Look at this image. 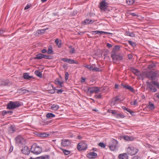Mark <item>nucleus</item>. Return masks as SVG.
<instances>
[{"mask_svg":"<svg viewBox=\"0 0 159 159\" xmlns=\"http://www.w3.org/2000/svg\"><path fill=\"white\" fill-rule=\"evenodd\" d=\"M63 90L62 89H59L57 90V93L58 94H60L61 93Z\"/></svg>","mask_w":159,"mask_h":159,"instance_id":"nucleus-58","label":"nucleus"},{"mask_svg":"<svg viewBox=\"0 0 159 159\" xmlns=\"http://www.w3.org/2000/svg\"><path fill=\"white\" fill-rule=\"evenodd\" d=\"M121 85L124 88H125V89H126L127 87L128 86V85H127V84H123V83H122L121 84Z\"/></svg>","mask_w":159,"mask_h":159,"instance_id":"nucleus-53","label":"nucleus"},{"mask_svg":"<svg viewBox=\"0 0 159 159\" xmlns=\"http://www.w3.org/2000/svg\"><path fill=\"white\" fill-rule=\"evenodd\" d=\"M147 107L151 110H153L155 108L154 105L150 102H149V105Z\"/></svg>","mask_w":159,"mask_h":159,"instance_id":"nucleus-21","label":"nucleus"},{"mask_svg":"<svg viewBox=\"0 0 159 159\" xmlns=\"http://www.w3.org/2000/svg\"><path fill=\"white\" fill-rule=\"evenodd\" d=\"M111 34V33H109V32H104L103 31H92V34Z\"/></svg>","mask_w":159,"mask_h":159,"instance_id":"nucleus-16","label":"nucleus"},{"mask_svg":"<svg viewBox=\"0 0 159 159\" xmlns=\"http://www.w3.org/2000/svg\"><path fill=\"white\" fill-rule=\"evenodd\" d=\"M128 43L131 46L134 47L136 45L135 43L134 42H133L132 41H128Z\"/></svg>","mask_w":159,"mask_h":159,"instance_id":"nucleus-39","label":"nucleus"},{"mask_svg":"<svg viewBox=\"0 0 159 159\" xmlns=\"http://www.w3.org/2000/svg\"><path fill=\"white\" fill-rule=\"evenodd\" d=\"M132 159H140V158L139 157L137 156H135Z\"/></svg>","mask_w":159,"mask_h":159,"instance_id":"nucleus-63","label":"nucleus"},{"mask_svg":"<svg viewBox=\"0 0 159 159\" xmlns=\"http://www.w3.org/2000/svg\"><path fill=\"white\" fill-rule=\"evenodd\" d=\"M46 29L38 30L36 31V34H43L45 31Z\"/></svg>","mask_w":159,"mask_h":159,"instance_id":"nucleus-25","label":"nucleus"},{"mask_svg":"<svg viewBox=\"0 0 159 159\" xmlns=\"http://www.w3.org/2000/svg\"><path fill=\"white\" fill-rule=\"evenodd\" d=\"M126 3L128 5H131L134 2V0H126Z\"/></svg>","mask_w":159,"mask_h":159,"instance_id":"nucleus-31","label":"nucleus"},{"mask_svg":"<svg viewBox=\"0 0 159 159\" xmlns=\"http://www.w3.org/2000/svg\"><path fill=\"white\" fill-rule=\"evenodd\" d=\"M131 105H137V100H135L134 102L132 101L130 102Z\"/></svg>","mask_w":159,"mask_h":159,"instance_id":"nucleus-41","label":"nucleus"},{"mask_svg":"<svg viewBox=\"0 0 159 159\" xmlns=\"http://www.w3.org/2000/svg\"><path fill=\"white\" fill-rule=\"evenodd\" d=\"M114 99H115L114 100V105L116 102H117V101L119 100L120 101H123V100H120V99L117 96H116L114 98Z\"/></svg>","mask_w":159,"mask_h":159,"instance_id":"nucleus-38","label":"nucleus"},{"mask_svg":"<svg viewBox=\"0 0 159 159\" xmlns=\"http://www.w3.org/2000/svg\"><path fill=\"white\" fill-rule=\"evenodd\" d=\"M120 48V46L119 45H116L113 49L111 53H116V52L118 51Z\"/></svg>","mask_w":159,"mask_h":159,"instance_id":"nucleus-17","label":"nucleus"},{"mask_svg":"<svg viewBox=\"0 0 159 159\" xmlns=\"http://www.w3.org/2000/svg\"><path fill=\"white\" fill-rule=\"evenodd\" d=\"M85 78H84V77H82L81 78V83H83L85 81Z\"/></svg>","mask_w":159,"mask_h":159,"instance_id":"nucleus-62","label":"nucleus"},{"mask_svg":"<svg viewBox=\"0 0 159 159\" xmlns=\"http://www.w3.org/2000/svg\"><path fill=\"white\" fill-rule=\"evenodd\" d=\"M55 43L56 44V45L59 48H60L61 47V43H60L59 44V39H55Z\"/></svg>","mask_w":159,"mask_h":159,"instance_id":"nucleus-36","label":"nucleus"},{"mask_svg":"<svg viewBox=\"0 0 159 159\" xmlns=\"http://www.w3.org/2000/svg\"><path fill=\"white\" fill-rule=\"evenodd\" d=\"M98 145L99 146L103 148H104L106 147L105 145L103 143H99Z\"/></svg>","mask_w":159,"mask_h":159,"instance_id":"nucleus-45","label":"nucleus"},{"mask_svg":"<svg viewBox=\"0 0 159 159\" xmlns=\"http://www.w3.org/2000/svg\"><path fill=\"white\" fill-rule=\"evenodd\" d=\"M107 48H111L112 47V46L111 44L109 43H107Z\"/></svg>","mask_w":159,"mask_h":159,"instance_id":"nucleus-61","label":"nucleus"},{"mask_svg":"<svg viewBox=\"0 0 159 159\" xmlns=\"http://www.w3.org/2000/svg\"><path fill=\"white\" fill-rule=\"evenodd\" d=\"M95 97L97 98H101L102 96L101 94L97 95L95 96Z\"/></svg>","mask_w":159,"mask_h":159,"instance_id":"nucleus-57","label":"nucleus"},{"mask_svg":"<svg viewBox=\"0 0 159 159\" xmlns=\"http://www.w3.org/2000/svg\"><path fill=\"white\" fill-rule=\"evenodd\" d=\"M63 153L65 155H68L70 153V151L64 149H62Z\"/></svg>","mask_w":159,"mask_h":159,"instance_id":"nucleus-32","label":"nucleus"},{"mask_svg":"<svg viewBox=\"0 0 159 159\" xmlns=\"http://www.w3.org/2000/svg\"><path fill=\"white\" fill-rule=\"evenodd\" d=\"M70 52L72 54L75 53V49L74 48H71L70 50Z\"/></svg>","mask_w":159,"mask_h":159,"instance_id":"nucleus-50","label":"nucleus"},{"mask_svg":"<svg viewBox=\"0 0 159 159\" xmlns=\"http://www.w3.org/2000/svg\"><path fill=\"white\" fill-rule=\"evenodd\" d=\"M30 7V5L27 4L26 5V6L25 7V9L26 10L29 8Z\"/></svg>","mask_w":159,"mask_h":159,"instance_id":"nucleus-56","label":"nucleus"},{"mask_svg":"<svg viewBox=\"0 0 159 159\" xmlns=\"http://www.w3.org/2000/svg\"><path fill=\"white\" fill-rule=\"evenodd\" d=\"M94 20H92L87 19L84 21V23L86 25L93 23Z\"/></svg>","mask_w":159,"mask_h":159,"instance_id":"nucleus-18","label":"nucleus"},{"mask_svg":"<svg viewBox=\"0 0 159 159\" xmlns=\"http://www.w3.org/2000/svg\"><path fill=\"white\" fill-rule=\"evenodd\" d=\"M42 148H41L38 146L36 144H33L31 148V152L35 154H40L42 152Z\"/></svg>","mask_w":159,"mask_h":159,"instance_id":"nucleus-4","label":"nucleus"},{"mask_svg":"<svg viewBox=\"0 0 159 159\" xmlns=\"http://www.w3.org/2000/svg\"><path fill=\"white\" fill-rule=\"evenodd\" d=\"M69 64H77L78 62L76 61H75L74 60H72L71 59H69L68 62Z\"/></svg>","mask_w":159,"mask_h":159,"instance_id":"nucleus-30","label":"nucleus"},{"mask_svg":"<svg viewBox=\"0 0 159 159\" xmlns=\"http://www.w3.org/2000/svg\"><path fill=\"white\" fill-rule=\"evenodd\" d=\"M41 157L42 159H49V157L48 155H45L44 156H42Z\"/></svg>","mask_w":159,"mask_h":159,"instance_id":"nucleus-49","label":"nucleus"},{"mask_svg":"<svg viewBox=\"0 0 159 159\" xmlns=\"http://www.w3.org/2000/svg\"><path fill=\"white\" fill-rule=\"evenodd\" d=\"M123 139L126 141H132L133 140L134 138L132 137H130L128 136H124Z\"/></svg>","mask_w":159,"mask_h":159,"instance_id":"nucleus-20","label":"nucleus"},{"mask_svg":"<svg viewBox=\"0 0 159 159\" xmlns=\"http://www.w3.org/2000/svg\"><path fill=\"white\" fill-rule=\"evenodd\" d=\"M20 105V104L18 102H10L7 104V108L10 110H11L18 107Z\"/></svg>","mask_w":159,"mask_h":159,"instance_id":"nucleus-5","label":"nucleus"},{"mask_svg":"<svg viewBox=\"0 0 159 159\" xmlns=\"http://www.w3.org/2000/svg\"><path fill=\"white\" fill-rule=\"evenodd\" d=\"M59 108V106L55 104H53L51 107V109L54 111L57 110Z\"/></svg>","mask_w":159,"mask_h":159,"instance_id":"nucleus-19","label":"nucleus"},{"mask_svg":"<svg viewBox=\"0 0 159 159\" xmlns=\"http://www.w3.org/2000/svg\"><path fill=\"white\" fill-rule=\"evenodd\" d=\"M49 135V134L45 133H41L39 134V136L42 137H45L48 136Z\"/></svg>","mask_w":159,"mask_h":159,"instance_id":"nucleus-37","label":"nucleus"},{"mask_svg":"<svg viewBox=\"0 0 159 159\" xmlns=\"http://www.w3.org/2000/svg\"><path fill=\"white\" fill-rule=\"evenodd\" d=\"M8 83L6 80L2 81H1V83L0 84V86H6L8 85Z\"/></svg>","mask_w":159,"mask_h":159,"instance_id":"nucleus-29","label":"nucleus"},{"mask_svg":"<svg viewBox=\"0 0 159 159\" xmlns=\"http://www.w3.org/2000/svg\"><path fill=\"white\" fill-rule=\"evenodd\" d=\"M127 153L131 155H133L137 153L138 152V149L134 147H129L127 150Z\"/></svg>","mask_w":159,"mask_h":159,"instance_id":"nucleus-6","label":"nucleus"},{"mask_svg":"<svg viewBox=\"0 0 159 159\" xmlns=\"http://www.w3.org/2000/svg\"><path fill=\"white\" fill-rule=\"evenodd\" d=\"M118 157L119 159H128V156L126 153L119 154Z\"/></svg>","mask_w":159,"mask_h":159,"instance_id":"nucleus-14","label":"nucleus"},{"mask_svg":"<svg viewBox=\"0 0 159 159\" xmlns=\"http://www.w3.org/2000/svg\"><path fill=\"white\" fill-rule=\"evenodd\" d=\"M145 75L147 78L152 80V81L151 82L148 81L147 82V89L149 91H152V92H156L157 90L155 87V85H153V82H154V80H156V77L159 76V71L156 70V71L147 72L145 73Z\"/></svg>","mask_w":159,"mask_h":159,"instance_id":"nucleus-1","label":"nucleus"},{"mask_svg":"<svg viewBox=\"0 0 159 159\" xmlns=\"http://www.w3.org/2000/svg\"><path fill=\"white\" fill-rule=\"evenodd\" d=\"M103 90V89H102L97 87H88L87 89V92H89L90 94H93V93H97Z\"/></svg>","mask_w":159,"mask_h":159,"instance_id":"nucleus-3","label":"nucleus"},{"mask_svg":"<svg viewBox=\"0 0 159 159\" xmlns=\"http://www.w3.org/2000/svg\"><path fill=\"white\" fill-rule=\"evenodd\" d=\"M35 74L39 78H42V74L39 70H36L34 72Z\"/></svg>","mask_w":159,"mask_h":159,"instance_id":"nucleus-24","label":"nucleus"},{"mask_svg":"<svg viewBox=\"0 0 159 159\" xmlns=\"http://www.w3.org/2000/svg\"><path fill=\"white\" fill-rule=\"evenodd\" d=\"M126 89H129L130 91L133 93H135L134 89L131 86L128 85Z\"/></svg>","mask_w":159,"mask_h":159,"instance_id":"nucleus-33","label":"nucleus"},{"mask_svg":"<svg viewBox=\"0 0 159 159\" xmlns=\"http://www.w3.org/2000/svg\"><path fill=\"white\" fill-rule=\"evenodd\" d=\"M153 83V85L157 86V87L159 88V83H158L154 81Z\"/></svg>","mask_w":159,"mask_h":159,"instance_id":"nucleus-52","label":"nucleus"},{"mask_svg":"<svg viewBox=\"0 0 159 159\" xmlns=\"http://www.w3.org/2000/svg\"><path fill=\"white\" fill-rule=\"evenodd\" d=\"M22 152L25 155H28L30 153V150L27 146H25L21 150Z\"/></svg>","mask_w":159,"mask_h":159,"instance_id":"nucleus-11","label":"nucleus"},{"mask_svg":"<svg viewBox=\"0 0 159 159\" xmlns=\"http://www.w3.org/2000/svg\"><path fill=\"white\" fill-rule=\"evenodd\" d=\"M69 59L66 58H62L61 59L62 61L66 62H68Z\"/></svg>","mask_w":159,"mask_h":159,"instance_id":"nucleus-54","label":"nucleus"},{"mask_svg":"<svg viewBox=\"0 0 159 159\" xmlns=\"http://www.w3.org/2000/svg\"><path fill=\"white\" fill-rule=\"evenodd\" d=\"M118 142L116 140H113L111 141V144L109 146L110 149L111 151H114L117 148Z\"/></svg>","mask_w":159,"mask_h":159,"instance_id":"nucleus-8","label":"nucleus"},{"mask_svg":"<svg viewBox=\"0 0 159 159\" xmlns=\"http://www.w3.org/2000/svg\"><path fill=\"white\" fill-rule=\"evenodd\" d=\"M111 57L114 63H116L117 61H121L123 59V55L120 54L111 53Z\"/></svg>","mask_w":159,"mask_h":159,"instance_id":"nucleus-2","label":"nucleus"},{"mask_svg":"<svg viewBox=\"0 0 159 159\" xmlns=\"http://www.w3.org/2000/svg\"><path fill=\"white\" fill-rule=\"evenodd\" d=\"M116 117L117 118H124L125 117V116L121 114H116Z\"/></svg>","mask_w":159,"mask_h":159,"instance_id":"nucleus-43","label":"nucleus"},{"mask_svg":"<svg viewBox=\"0 0 159 159\" xmlns=\"http://www.w3.org/2000/svg\"><path fill=\"white\" fill-rule=\"evenodd\" d=\"M130 15H131L132 16H138V15H137L135 13H134L130 12Z\"/></svg>","mask_w":159,"mask_h":159,"instance_id":"nucleus-55","label":"nucleus"},{"mask_svg":"<svg viewBox=\"0 0 159 159\" xmlns=\"http://www.w3.org/2000/svg\"><path fill=\"white\" fill-rule=\"evenodd\" d=\"M92 70L94 71H100V70L98 68L93 67Z\"/></svg>","mask_w":159,"mask_h":159,"instance_id":"nucleus-44","label":"nucleus"},{"mask_svg":"<svg viewBox=\"0 0 159 159\" xmlns=\"http://www.w3.org/2000/svg\"><path fill=\"white\" fill-rule=\"evenodd\" d=\"M97 154L96 153L92 152H90L87 154V157L88 158L91 159L95 158L97 156Z\"/></svg>","mask_w":159,"mask_h":159,"instance_id":"nucleus-13","label":"nucleus"},{"mask_svg":"<svg viewBox=\"0 0 159 159\" xmlns=\"http://www.w3.org/2000/svg\"><path fill=\"white\" fill-rule=\"evenodd\" d=\"M2 115L4 116L6 114H7V111H3L2 112Z\"/></svg>","mask_w":159,"mask_h":159,"instance_id":"nucleus-59","label":"nucleus"},{"mask_svg":"<svg viewBox=\"0 0 159 159\" xmlns=\"http://www.w3.org/2000/svg\"><path fill=\"white\" fill-rule=\"evenodd\" d=\"M122 107L124 110L127 111L131 114H132V113H133V112L129 108H126L125 107L123 106Z\"/></svg>","mask_w":159,"mask_h":159,"instance_id":"nucleus-34","label":"nucleus"},{"mask_svg":"<svg viewBox=\"0 0 159 159\" xmlns=\"http://www.w3.org/2000/svg\"><path fill=\"white\" fill-rule=\"evenodd\" d=\"M16 142L19 144H24L25 143V139L21 136H19L16 138Z\"/></svg>","mask_w":159,"mask_h":159,"instance_id":"nucleus-9","label":"nucleus"},{"mask_svg":"<svg viewBox=\"0 0 159 159\" xmlns=\"http://www.w3.org/2000/svg\"><path fill=\"white\" fill-rule=\"evenodd\" d=\"M46 116L48 118H52L55 116V115L51 113H49L47 114Z\"/></svg>","mask_w":159,"mask_h":159,"instance_id":"nucleus-27","label":"nucleus"},{"mask_svg":"<svg viewBox=\"0 0 159 159\" xmlns=\"http://www.w3.org/2000/svg\"><path fill=\"white\" fill-rule=\"evenodd\" d=\"M111 113L113 114H114L115 116H116V114H117L116 113V111L114 110H112V111L111 112Z\"/></svg>","mask_w":159,"mask_h":159,"instance_id":"nucleus-60","label":"nucleus"},{"mask_svg":"<svg viewBox=\"0 0 159 159\" xmlns=\"http://www.w3.org/2000/svg\"><path fill=\"white\" fill-rule=\"evenodd\" d=\"M125 35L127 36H130L132 37H134L135 36V34L133 33L127 31L126 32Z\"/></svg>","mask_w":159,"mask_h":159,"instance_id":"nucleus-28","label":"nucleus"},{"mask_svg":"<svg viewBox=\"0 0 159 159\" xmlns=\"http://www.w3.org/2000/svg\"><path fill=\"white\" fill-rule=\"evenodd\" d=\"M55 82L58 85L60 86L61 87L62 86V84L63 83L62 82H61L59 80H55Z\"/></svg>","mask_w":159,"mask_h":159,"instance_id":"nucleus-42","label":"nucleus"},{"mask_svg":"<svg viewBox=\"0 0 159 159\" xmlns=\"http://www.w3.org/2000/svg\"><path fill=\"white\" fill-rule=\"evenodd\" d=\"M84 66L88 68L90 70H92L93 67V66H92L90 65H86Z\"/></svg>","mask_w":159,"mask_h":159,"instance_id":"nucleus-40","label":"nucleus"},{"mask_svg":"<svg viewBox=\"0 0 159 159\" xmlns=\"http://www.w3.org/2000/svg\"><path fill=\"white\" fill-rule=\"evenodd\" d=\"M69 74L68 72H66L65 74V79L66 80H67L68 79Z\"/></svg>","mask_w":159,"mask_h":159,"instance_id":"nucleus-48","label":"nucleus"},{"mask_svg":"<svg viewBox=\"0 0 159 159\" xmlns=\"http://www.w3.org/2000/svg\"><path fill=\"white\" fill-rule=\"evenodd\" d=\"M23 77L25 79H29L32 77L29 76L28 73H25L23 74Z\"/></svg>","mask_w":159,"mask_h":159,"instance_id":"nucleus-26","label":"nucleus"},{"mask_svg":"<svg viewBox=\"0 0 159 159\" xmlns=\"http://www.w3.org/2000/svg\"><path fill=\"white\" fill-rule=\"evenodd\" d=\"M53 52L52 50V47L51 45H50L48 47V54L52 53Z\"/></svg>","mask_w":159,"mask_h":159,"instance_id":"nucleus-35","label":"nucleus"},{"mask_svg":"<svg viewBox=\"0 0 159 159\" xmlns=\"http://www.w3.org/2000/svg\"><path fill=\"white\" fill-rule=\"evenodd\" d=\"M21 93H28L30 92V91H29L28 90L25 89H23L21 90Z\"/></svg>","mask_w":159,"mask_h":159,"instance_id":"nucleus-46","label":"nucleus"},{"mask_svg":"<svg viewBox=\"0 0 159 159\" xmlns=\"http://www.w3.org/2000/svg\"><path fill=\"white\" fill-rule=\"evenodd\" d=\"M15 131V129L14 126L12 125H11L9 128V132L10 133H12Z\"/></svg>","mask_w":159,"mask_h":159,"instance_id":"nucleus-23","label":"nucleus"},{"mask_svg":"<svg viewBox=\"0 0 159 159\" xmlns=\"http://www.w3.org/2000/svg\"><path fill=\"white\" fill-rule=\"evenodd\" d=\"M43 58V54L39 53L37 54L36 57H34V59H40Z\"/></svg>","mask_w":159,"mask_h":159,"instance_id":"nucleus-22","label":"nucleus"},{"mask_svg":"<svg viewBox=\"0 0 159 159\" xmlns=\"http://www.w3.org/2000/svg\"><path fill=\"white\" fill-rule=\"evenodd\" d=\"M130 70L135 75H138L140 74V72L137 70L135 69L133 67H131L130 68Z\"/></svg>","mask_w":159,"mask_h":159,"instance_id":"nucleus-15","label":"nucleus"},{"mask_svg":"<svg viewBox=\"0 0 159 159\" xmlns=\"http://www.w3.org/2000/svg\"><path fill=\"white\" fill-rule=\"evenodd\" d=\"M47 52L46 49H43L42 50V52L43 53H45Z\"/></svg>","mask_w":159,"mask_h":159,"instance_id":"nucleus-64","label":"nucleus"},{"mask_svg":"<svg viewBox=\"0 0 159 159\" xmlns=\"http://www.w3.org/2000/svg\"><path fill=\"white\" fill-rule=\"evenodd\" d=\"M61 143L64 147L68 146L70 144V141L69 140L65 139L62 140Z\"/></svg>","mask_w":159,"mask_h":159,"instance_id":"nucleus-12","label":"nucleus"},{"mask_svg":"<svg viewBox=\"0 0 159 159\" xmlns=\"http://www.w3.org/2000/svg\"><path fill=\"white\" fill-rule=\"evenodd\" d=\"M87 145L86 143L81 142L78 144L77 148L79 150H83L86 149Z\"/></svg>","mask_w":159,"mask_h":159,"instance_id":"nucleus-7","label":"nucleus"},{"mask_svg":"<svg viewBox=\"0 0 159 159\" xmlns=\"http://www.w3.org/2000/svg\"><path fill=\"white\" fill-rule=\"evenodd\" d=\"M53 88V89H51V90H48V92L49 93L52 94L54 93L55 92V89H54L53 87H52Z\"/></svg>","mask_w":159,"mask_h":159,"instance_id":"nucleus-47","label":"nucleus"},{"mask_svg":"<svg viewBox=\"0 0 159 159\" xmlns=\"http://www.w3.org/2000/svg\"><path fill=\"white\" fill-rule=\"evenodd\" d=\"M43 58H44L47 59H50L51 58L50 57V56H48L46 55H44L43 54Z\"/></svg>","mask_w":159,"mask_h":159,"instance_id":"nucleus-51","label":"nucleus"},{"mask_svg":"<svg viewBox=\"0 0 159 159\" xmlns=\"http://www.w3.org/2000/svg\"><path fill=\"white\" fill-rule=\"evenodd\" d=\"M107 6V2L105 1H102L100 4L99 7L101 10L105 11Z\"/></svg>","mask_w":159,"mask_h":159,"instance_id":"nucleus-10","label":"nucleus"}]
</instances>
